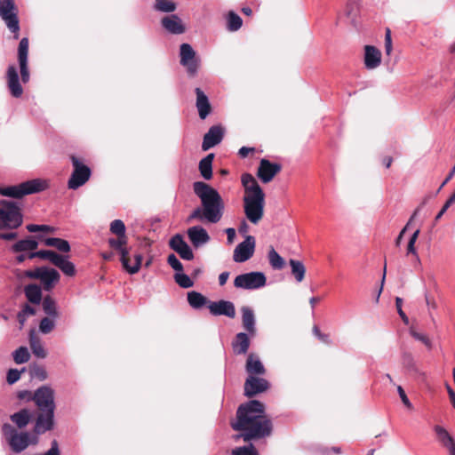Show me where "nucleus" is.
Here are the masks:
<instances>
[{
	"label": "nucleus",
	"instance_id": "1",
	"mask_svg": "<svg viewBox=\"0 0 455 455\" xmlns=\"http://www.w3.org/2000/svg\"><path fill=\"white\" fill-rule=\"evenodd\" d=\"M235 431L245 441L268 437L273 433V422L266 413V406L258 400H250L238 406L235 421L231 423Z\"/></svg>",
	"mask_w": 455,
	"mask_h": 455
},
{
	"label": "nucleus",
	"instance_id": "2",
	"mask_svg": "<svg viewBox=\"0 0 455 455\" xmlns=\"http://www.w3.org/2000/svg\"><path fill=\"white\" fill-rule=\"evenodd\" d=\"M31 397L37 409L35 414L34 434L39 435L52 430L56 409L54 390L48 386H42L33 393Z\"/></svg>",
	"mask_w": 455,
	"mask_h": 455
},
{
	"label": "nucleus",
	"instance_id": "3",
	"mask_svg": "<svg viewBox=\"0 0 455 455\" xmlns=\"http://www.w3.org/2000/svg\"><path fill=\"white\" fill-rule=\"evenodd\" d=\"M28 47L29 41L28 37H23L18 47V62L20 76H19L17 68L14 65H9L5 74L6 85L10 94L13 98H20L23 95L21 83L27 84L30 79L28 68Z\"/></svg>",
	"mask_w": 455,
	"mask_h": 455
},
{
	"label": "nucleus",
	"instance_id": "4",
	"mask_svg": "<svg viewBox=\"0 0 455 455\" xmlns=\"http://www.w3.org/2000/svg\"><path fill=\"white\" fill-rule=\"evenodd\" d=\"M194 193L200 198L202 207L207 215L210 223L219 222L223 215L224 202L220 193L203 181H196L193 184Z\"/></svg>",
	"mask_w": 455,
	"mask_h": 455
},
{
	"label": "nucleus",
	"instance_id": "5",
	"mask_svg": "<svg viewBox=\"0 0 455 455\" xmlns=\"http://www.w3.org/2000/svg\"><path fill=\"white\" fill-rule=\"evenodd\" d=\"M23 223L20 206L13 201L1 200L0 229H17Z\"/></svg>",
	"mask_w": 455,
	"mask_h": 455
},
{
	"label": "nucleus",
	"instance_id": "6",
	"mask_svg": "<svg viewBox=\"0 0 455 455\" xmlns=\"http://www.w3.org/2000/svg\"><path fill=\"white\" fill-rule=\"evenodd\" d=\"M47 188L48 183L46 180L35 179L27 180L15 186L0 188V195L12 198H21L27 195L44 191Z\"/></svg>",
	"mask_w": 455,
	"mask_h": 455
},
{
	"label": "nucleus",
	"instance_id": "7",
	"mask_svg": "<svg viewBox=\"0 0 455 455\" xmlns=\"http://www.w3.org/2000/svg\"><path fill=\"white\" fill-rule=\"evenodd\" d=\"M19 10L14 0H0V18L4 21L8 29L13 34V38L20 36Z\"/></svg>",
	"mask_w": 455,
	"mask_h": 455
},
{
	"label": "nucleus",
	"instance_id": "8",
	"mask_svg": "<svg viewBox=\"0 0 455 455\" xmlns=\"http://www.w3.org/2000/svg\"><path fill=\"white\" fill-rule=\"evenodd\" d=\"M28 258L48 259L52 264L59 267L65 275L68 276H74L76 275L75 265L71 261L68 260V256L58 254L54 251L42 250L36 252H30Z\"/></svg>",
	"mask_w": 455,
	"mask_h": 455
},
{
	"label": "nucleus",
	"instance_id": "9",
	"mask_svg": "<svg viewBox=\"0 0 455 455\" xmlns=\"http://www.w3.org/2000/svg\"><path fill=\"white\" fill-rule=\"evenodd\" d=\"M265 196H243V211L252 224H258L264 216Z\"/></svg>",
	"mask_w": 455,
	"mask_h": 455
},
{
	"label": "nucleus",
	"instance_id": "10",
	"mask_svg": "<svg viewBox=\"0 0 455 455\" xmlns=\"http://www.w3.org/2000/svg\"><path fill=\"white\" fill-rule=\"evenodd\" d=\"M70 160L74 170L68 181V187L69 189H77L89 180L92 171L78 157L71 156Z\"/></svg>",
	"mask_w": 455,
	"mask_h": 455
},
{
	"label": "nucleus",
	"instance_id": "11",
	"mask_svg": "<svg viewBox=\"0 0 455 455\" xmlns=\"http://www.w3.org/2000/svg\"><path fill=\"white\" fill-rule=\"evenodd\" d=\"M267 278L262 272H250L237 275L234 280L235 288L255 290L266 285Z\"/></svg>",
	"mask_w": 455,
	"mask_h": 455
},
{
	"label": "nucleus",
	"instance_id": "12",
	"mask_svg": "<svg viewBox=\"0 0 455 455\" xmlns=\"http://www.w3.org/2000/svg\"><path fill=\"white\" fill-rule=\"evenodd\" d=\"M270 388V383L259 376H248L243 385L244 395L251 398L264 393Z\"/></svg>",
	"mask_w": 455,
	"mask_h": 455
},
{
	"label": "nucleus",
	"instance_id": "13",
	"mask_svg": "<svg viewBox=\"0 0 455 455\" xmlns=\"http://www.w3.org/2000/svg\"><path fill=\"white\" fill-rule=\"evenodd\" d=\"M282 165L277 163H272L269 160L263 158L259 161L257 170V177L263 183L271 182L274 178L281 172Z\"/></svg>",
	"mask_w": 455,
	"mask_h": 455
},
{
	"label": "nucleus",
	"instance_id": "14",
	"mask_svg": "<svg viewBox=\"0 0 455 455\" xmlns=\"http://www.w3.org/2000/svg\"><path fill=\"white\" fill-rule=\"evenodd\" d=\"M180 55V64L187 68V71L190 76H195L199 67V61L192 46L188 44H182Z\"/></svg>",
	"mask_w": 455,
	"mask_h": 455
},
{
	"label": "nucleus",
	"instance_id": "15",
	"mask_svg": "<svg viewBox=\"0 0 455 455\" xmlns=\"http://www.w3.org/2000/svg\"><path fill=\"white\" fill-rule=\"evenodd\" d=\"M109 231L116 237H110L108 239L109 247H120L122 244L128 241L126 235V228L123 220H115L110 223Z\"/></svg>",
	"mask_w": 455,
	"mask_h": 455
},
{
	"label": "nucleus",
	"instance_id": "16",
	"mask_svg": "<svg viewBox=\"0 0 455 455\" xmlns=\"http://www.w3.org/2000/svg\"><path fill=\"white\" fill-rule=\"evenodd\" d=\"M255 248V239L248 235L245 240L240 243L234 251L233 259L235 262H244L253 255Z\"/></svg>",
	"mask_w": 455,
	"mask_h": 455
},
{
	"label": "nucleus",
	"instance_id": "17",
	"mask_svg": "<svg viewBox=\"0 0 455 455\" xmlns=\"http://www.w3.org/2000/svg\"><path fill=\"white\" fill-rule=\"evenodd\" d=\"M169 246L174 251H176L181 259L186 260H192L194 259V253L188 244L184 241L181 235H174L169 241Z\"/></svg>",
	"mask_w": 455,
	"mask_h": 455
},
{
	"label": "nucleus",
	"instance_id": "18",
	"mask_svg": "<svg viewBox=\"0 0 455 455\" xmlns=\"http://www.w3.org/2000/svg\"><path fill=\"white\" fill-rule=\"evenodd\" d=\"M224 137V129L221 125H213L204 134L202 149L207 151L210 148L220 144Z\"/></svg>",
	"mask_w": 455,
	"mask_h": 455
},
{
	"label": "nucleus",
	"instance_id": "19",
	"mask_svg": "<svg viewBox=\"0 0 455 455\" xmlns=\"http://www.w3.org/2000/svg\"><path fill=\"white\" fill-rule=\"evenodd\" d=\"M209 310L213 315H226L229 318H235V308L231 301L219 300L216 302H210Z\"/></svg>",
	"mask_w": 455,
	"mask_h": 455
},
{
	"label": "nucleus",
	"instance_id": "20",
	"mask_svg": "<svg viewBox=\"0 0 455 455\" xmlns=\"http://www.w3.org/2000/svg\"><path fill=\"white\" fill-rule=\"evenodd\" d=\"M36 437L31 441L28 432H19L16 435L11 437L8 444L13 452L20 453L26 450L30 443L36 444Z\"/></svg>",
	"mask_w": 455,
	"mask_h": 455
},
{
	"label": "nucleus",
	"instance_id": "21",
	"mask_svg": "<svg viewBox=\"0 0 455 455\" xmlns=\"http://www.w3.org/2000/svg\"><path fill=\"white\" fill-rule=\"evenodd\" d=\"M188 236L195 248L207 243L211 237L207 231L201 226H194L188 229Z\"/></svg>",
	"mask_w": 455,
	"mask_h": 455
},
{
	"label": "nucleus",
	"instance_id": "22",
	"mask_svg": "<svg viewBox=\"0 0 455 455\" xmlns=\"http://www.w3.org/2000/svg\"><path fill=\"white\" fill-rule=\"evenodd\" d=\"M161 24L163 28L171 34L180 35L186 31V28L181 19L176 14L164 17L161 20Z\"/></svg>",
	"mask_w": 455,
	"mask_h": 455
},
{
	"label": "nucleus",
	"instance_id": "23",
	"mask_svg": "<svg viewBox=\"0 0 455 455\" xmlns=\"http://www.w3.org/2000/svg\"><path fill=\"white\" fill-rule=\"evenodd\" d=\"M241 182L244 188V196H265L258 181L251 173H243L241 176Z\"/></svg>",
	"mask_w": 455,
	"mask_h": 455
},
{
	"label": "nucleus",
	"instance_id": "24",
	"mask_svg": "<svg viewBox=\"0 0 455 455\" xmlns=\"http://www.w3.org/2000/svg\"><path fill=\"white\" fill-rule=\"evenodd\" d=\"M402 363L411 374L422 381L427 379V374L419 370L411 353L407 351L402 353Z\"/></svg>",
	"mask_w": 455,
	"mask_h": 455
},
{
	"label": "nucleus",
	"instance_id": "25",
	"mask_svg": "<svg viewBox=\"0 0 455 455\" xmlns=\"http://www.w3.org/2000/svg\"><path fill=\"white\" fill-rule=\"evenodd\" d=\"M438 442L448 450L449 455H455V441L448 431L442 426L434 427Z\"/></svg>",
	"mask_w": 455,
	"mask_h": 455
},
{
	"label": "nucleus",
	"instance_id": "26",
	"mask_svg": "<svg viewBox=\"0 0 455 455\" xmlns=\"http://www.w3.org/2000/svg\"><path fill=\"white\" fill-rule=\"evenodd\" d=\"M245 371L249 376H263L266 373V369L259 360V356L253 353L247 356L245 363Z\"/></svg>",
	"mask_w": 455,
	"mask_h": 455
},
{
	"label": "nucleus",
	"instance_id": "27",
	"mask_svg": "<svg viewBox=\"0 0 455 455\" xmlns=\"http://www.w3.org/2000/svg\"><path fill=\"white\" fill-rule=\"evenodd\" d=\"M381 63L380 51L372 45L364 47V65L368 69H374Z\"/></svg>",
	"mask_w": 455,
	"mask_h": 455
},
{
	"label": "nucleus",
	"instance_id": "28",
	"mask_svg": "<svg viewBox=\"0 0 455 455\" xmlns=\"http://www.w3.org/2000/svg\"><path fill=\"white\" fill-rule=\"evenodd\" d=\"M195 92L196 94V106L197 108L200 118L204 120L212 112V106L207 95L200 88H196Z\"/></svg>",
	"mask_w": 455,
	"mask_h": 455
},
{
	"label": "nucleus",
	"instance_id": "29",
	"mask_svg": "<svg viewBox=\"0 0 455 455\" xmlns=\"http://www.w3.org/2000/svg\"><path fill=\"white\" fill-rule=\"evenodd\" d=\"M242 323L243 327L251 336L256 334L255 316L253 310L249 307H242Z\"/></svg>",
	"mask_w": 455,
	"mask_h": 455
},
{
	"label": "nucleus",
	"instance_id": "30",
	"mask_svg": "<svg viewBox=\"0 0 455 455\" xmlns=\"http://www.w3.org/2000/svg\"><path fill=\"white\" fill-rule=\"evenodd\" d=\"M250 347V339L244 332H239L232 341V348L235 355H244Z\"/></svg>",
	"mask_w": 455,
	"mask_h": 455
},
{
	"label": "nucleus",
	"instance_id": "31",
	"mask_svg": "<svg viewBox=\"0 0 455 455\" xmlns=\"http://www.w3.org/2000/svg\"><path fill=\"white\" fill-rule=\"evenodd\" d=\"M33 417V413L30 410L24 408L11 415V420L19 428H24L29 423Z\"/></svg>",
	"mask_w": 455,
	"mask_h": 455
},
{
	"label": "nucleus",
	"instance_id": "32",
	"mask_svg": "<svg viewBox=\"0 0 455 455\" xmlns=\"http://www.w3.org/2000/svg\"><path fill=\"white\" fill-rule=\"evenodd\" d=\"M29 345L32 350V353L38 358H45L47 356V352L44 347L40 338L34 333L33 331H30L29 334Z\"/></svg>",
	"mask_w": 455,
	"mask_h": 455
},
{
	"label": "nucleus",
	"instance_id": "33",
	"mask_svg": "<svg viewBox=\"0 0 455 455\" xmlns=\"http://www.w3.org/2000/svg\"><path fill=\"white\" fill-rule=\"evenodd\" d=\"M214 159V154L211 153L207 155L199 162V172L204 180H211L212 178V161Z\"/></svg>",
	"mask_w": 455,
	"mask_h": 455
},
{
	"label": "nucleus",
	"instance_id": "34",
	"mask_svg": "<svg viewBox=\"0 0 455 455\" xmlns=\"http://www.w3.org/2000/svg\"><path fill=\"white\" fill-rule=\"evenodd\" d=\"M27 299L33 304H39L42 300V290L37 284H28L24 288Z\"/></svg>",
	"mask_w": 455,
	"mask_h": 455
},
{
	"label": "nucleus",
	"instance_id": "35",
	"mask_svg": "<svg viewBox=\"0 0 455 455\" xmlns=\"http://www.w3.org/2000/svg\"><path fill=\"white\" fill-rule=\"evenodd\" d=\"M38 243L31 238L22 239L15 243L12 246L14 252H22L27 251H34L37 248Z\"/></svg>",
	"mask_w": 455,
	"mask_h": 455
},
{
	"label": "nucleus",
	"instance_id": "36",
	"mask_svg": "<svg viewBox=\"0 0 455 455\" xmlns=\"http://www.w3.org/2000/svg\"><path fill=\"white\" fill-rule=\"evenodd\" d=\"M60 274L53 268H44L41 281L44 284L45 290H50L53 283H57L60 280Z\"/></svg>",
	"mask_w": 455,
	"mask_h": 455
},
{
	"label": "nucleus",
	"instance_id": "37",
	"mask_svg": "<svg viewBox=\"0 0 455 455\" xmlns=\"http://www.w3.org/2000/svg\"><path fill=\"white\" fill-rule=\"evenodd\" d=\"M44 244L50 247H54L61 252L70 251V244L65 239L57 237H48L44 240Z\"/></svg>",
	"mask_w": 455,
	"mask_h": 455
},
{
	"label": "nucleus",
	"instance_id": "38",
	"mask_svg": "<svg viewBox=\"0 0 455 455\" xmlns=\"http://www.w3.org/2000/svg\"><path fill=\"white\" fill-rule=\"evenodd\" d=\"M289 264L291 267V274L295 277L296 281L299 283L302 282L306 274V267L304 264L301 261L293 259L289 260Z\"/></svg>",
	"mask_w": 455,
	"mask_h": 455
},
{
	"label": "nucleus",
	"instance_id": "39",
	"mask_svg": "<svg viewBox=\"0 0 455 455\" xmlns=\"http://www.w3.org/2000/svg\"><path fill=\"white\" fill-rule=\"evenodd\" d=\"M188 302L193 308L198 309L204 307L208 300L207 298L200 292L192 291L188 292Z\"/></svg>",
	"mask_w": 455,
	"mask_h": 455
},
{
	"label": "nucleus",
	"instance_id": "40",
	"mask_svg": "<svg viewBox=\"0 0 455 455\" xmlns=\"http://www.w3.org/2000/svg\"><path fill=\"white\" fill-rule=\"evenodd\" d=\"M44 312L53 319L59 316L55 300L49 295L45 296L42 302Z\"/></svg>",
	"mask_w": 455,
	"mask_h": 455
},
{
	"label": "nucleus",
	"instance_id": "41",
	"mask_svg": "<svg viewBox=\"0 0 455 455\" xmlns=\"http://www.w3.org/2000/svg\"><path fill=\"white\" fill-rule=\"evenodd\" d=\"M128 241H125L124 244L120 247H110L112 250L117 251L120 254V261L122 263L123 267L128 272V268L130 267V250L127 247Z\"/></svg>",
	"mask_w": 455,
	"mask_h": 455
},
{
	"label": "nucleus",
	"instance_id": "42",
	"mask_svg": "<svg viewBox=\"0 0 455 455\" xmlns=\"http://www.w3.org/2000/svg\"><path fill=\"white\" fill-rule=\"evenodd\" d=\"M13 360L16 363L21 364L28 362L30 354L26 347H20L12 353Z\"/></svg>",
	"mask_w": 455,
	"mask_h": 455
},
{
	"label": "nucleus",
	"instance_id": "43",
	"mask_svg": "<svg viewBox=\"0 0 455 455\" xmlns=\"http://www.w3.org/2000/svg\"><path fill=\"white\" fill-rule=\"evenodd\" d=\"M243 25V20L239 15L234 12H229L228 15V29L229 31H237Z\"/></svg>",
	"mask_w": 455,
	"mask_h": 455
},
{
	"label": "nucleus",
	"instance_id": "44",
	"mask_svg": "<svg viewBox=\"0 0 455 455\" xmlns=\"http://www.w3.org/2000/svg\"><path fill=\"white\" fill-rule=\"evenodd\" d=\"M268 259L274 269H282L284 267L283 259L275 251L274 248H271L268 252Z\"/></svg>",
	"mask_w": 455,
	"mask_h": 455
},
{
	"label": "nucleus",
	"instance_id": "45",
	"mask_svg": "<svg viewBox=\"0 0 455 455\" xmlns=\"http://www.w3.org/2000/svg\"><path fill=\"white\" fill-rule=\"evenodd\" d=\"M176 4L169 0H156L155 10L163 12H172L176 10Z\"/></svg>",
	"mask_w": 455,
	"mask_h": 455
},
{
	"label": "nucleus",
	"instance_id": "46",
	"mask_svg": "<svg viewBox=\"0 0 455 455\" xmlns=\"http://www.w3.org/2000/svg\"><path fill=\"white\" fill-rule=\"evenodd\" d=\"M174 280L182 288H190L194 285V282L190 277L183 273L175 274Z\"/></svg>",
	"mask_w": 455,
	"mask_h": 455
},
{
	"label": "nucleus",
	"instance_id": "47",
	"mask_svg": "<svg viewBox=\"0 0 455 455\" xmlns=\"http://www.w3.org/2000/svg\"><path fill=\"white\" fill-rule=\"evenodd\" d=\"M30 374L33 378L38 379L39 380H44L48 376L44 367L38 364L30 366Z\"/></svg>",
	"mask_w": 455,
	"mask_h": 455
},
{
	"label": "nucleus",
	"instance_id": "48",
	"mask_svg": "<svg viewBox=\"0 0 455 455\" xmlns=\"http://www.w3.org/2000/svg\"><path fill=\"white\" fill-rule=\"evenodd\" d=\"M55 327L53 319L44 317L39 323V330L44 334L50 333Z\"/></svg>",
	"mask_w": 455,
	"mask_h": 455
},
{
	"label": "nucleus",
	"instance_id": "49",
	"mask_svg": "<svg viewBox=\"0 0 455 455\" xmlns=\"http://www.w3.org/2000/svg\"><path fill=\"white\" fill-rule=\"evenodd\" d=\"M231 453L232 455H259L252 444L235 448Z\"/></svg>",
	"mask_w": 455,
	"mask_h": 455
},
{
	"label": "nucleus",
	"instance_id": "50",
	"mask_svg": "<svg viewBox=\"0 0 455 455\" xmlns=\"http://www.w3.org/2000/svg\"><path fill=\"white\" fill-rule=\"evenodd\" d=\"M410 333L415 339L421 341L428 349L432 348V342L427 335L419 333L412 329L410 331Z\"/></svg>",
	"mask_w": 455,
	"mask_h": 455
},
{
	"label": "nucleus",
	"instance_id": "51",
	"mask_svg": "<svg viewBox=\"0 0 455 455\" xmlns=\"http://www.w3.org/2000/svg\"><path fill=\"white\" fill-rule=\"evenodd\" d=\"M24 371L25 369H22L21 371H18L17 369H10L6 376L7 383L12 385L17 382L20 378V373Z\"/></svg>",
	"mask_w": 455,
	"mask_h": 455
},
{
	"label": "nucleus",
	"instance_id": "52",
	"mask_svg": "<svg viewBox=\"0 0 455 455\" xmlns=\"http://www.w3.org/2000/svg\"><path fill=\"white\" fill-rule=\"evenodd\" d=\"M2 432L9 443L12 436L16 435L19 432L9 423H4L2 427Z\"/></svg>",
	"mask_w": 455,
	"mask_h": 455
},
{
	"label": "nucleus",
	"instance_id": "53",
	"mask_svg": "<svg viewBox=\"0 0 455 455\" xmlns=\"http://www.w3.org/2000/svg\"><path fill=\"white\" fill-rule=\"evenodd\" d=\"M167 263L175 270L178 272L183 271V265L181 262L178 259V258L174 254H170L167 258Z\"/></svg>",
	"mask_w": 455,
	"mask_h": 455
},
{
	"label": "nucleus",
	"instance_id": "54",
	"mask_svg": "<svg viewBox=\"0 0 455 455\" xmlns=\"http://www.w3.org/2000/svg\"><path fill=\"white\" fill-rule=\"evenodd\" d=\"M142 262V255L137 254L134 256V262L133 264H130V267L128 268L129 274H136L140 271Z\"/></svg>",
	"mask_w": 455,
	"mask_h": 455
},
{
	"label": "nucleus",
	"instance_id": "55",
	"mask_svg": "<svg viewBox=\"0 0 455 455\" xmlns=\"http://www.w3.org/2000/svg\"><path fill=\"white\" fill-rule=\"evenodd\" d=\"M207 220V215L205 214V212L203 207H197L196 208L191 214L188 217V221L192 220Z\"/></svg>",
	"mask_w": 455,
	"mask_h": 455
},
{
	"label": "nucleus",
	"instance_id": "56",
	"mask_svg": "<svg viewBox=\"0 0 455 455\" xmlns=\"http://www.w3.org/2000/svg\"><path fill=\"white\" fill-rule=\"evenodd\" d=\"M402 306H403V299L400 297H396L395 298V307H396V309H397V313L399 314V315L402 318L403 322L405 324H408L409 323V318L406 315V314L403 312V310L402 308Z\"/></svg>",
	"mask_w": 455,
	"mask_h": 455
},
{
	"label": "nucleus",
	"instance_id": "57",
	"mask_svg": "<svg viewBox=\"0 0 455 455\" xmlns=\"http://www.w3.org/2000/svg\"><path fill=\"white\" fill-rule=\"evenodd\" d=\"M393 50L392 46V38H391V30L390 28H386L385 33V52L387 55H390Z\"/></svg>",
	"mask_w": 455,
	"mask_h": 455
},
{
	"label": "nucleus",
	"instance_id": "58",
	"mask_svg": "<svg viewBox=\"0 0 455 455\" xmlns=\"http://www.w3.org/2000/svg\"><path fill=\"white\" fill-rule=\"evenodd\" d=\"M418 212H419V209L415 210V212H413V214L410 218V220H409L408 223L406 224V226L401 230L400 234L398 235L397 238L395 239V245L396 246L400 245L404 233L406 232L407 228L411 225V221L414 220V218L418 214Z\"/></svg>",
	"mask_w": 455,
	"mask_h": 455
},
{
	"label": "nucleus",
	"instance_id": "59",
	"mask_svg": "<svg viewBox=\"0 0 455 455\" xmlns=\"http://www.w3.org/2000/svg\"><path fill=\"white\" fill-rule=\"evenodd\" d=\"M397 391H398V394H399V396L403 402V403L408 408V409H412V404L410 402V400L408 399L403 388L401 387V386H398L397 387Z\"/></svg>",
	"mask_w": 455,
	"mask_h": 455
},
{
	"label": "nucleus",
	"instance_id": "60",
	"mask_svg": "<svg viewBox=\"0 0 455 455\" xmlns=\"http://www.w3.org/2000/svg\"><path fill=\"white\" fill-rule=\"evenodd\" d=\"M43 271H44L43 267H38L34 271H31V270L26 271L25 275H26V276H28L29 278H36V279L41 280Z\"/></svg>",
	"mask_w": 455,
	"mask_h": 455
},
{
	"label": "nucleus",
	"instance_id": "61",
	"mask_svg": "<svg viewBox=\"0 0 455 455\" xmlns=\"http://www.w3.org/2000/svg\"><path fill=\"white\" fill-rule=\"evenodd\" d=\"M44 455H60L56 440L52 441L51 449L47 451Z\"/></svg>",
	"mask_w": 455,
	"mask_h": 455
},
{
	"label": "nucleus",
	"instance_id": "62",
	"mask_svg": "<svg viewBox=\"0 0 455 455\" xmlns=\"http://www.w3.org/2000/svg\"><path fill=\"white\" fill-rule=\"evenodd\" d=\"M255 152V148H248V147H242L240 149H239V152H238V155L242 157V158H245L248 156V155L250 153H254Z\"/></svg>",
	"mask_w": 455,
	"mask_h": 455
},
{
	"label": "nucleus",
	"instance_id": "63",
	"mask_svg": "<svg viewBox=\"0 0 455 455\" xmlns=\"http://www.w3.org/2000/svg\"><path fill=\"white\" fill-rule=\"evenodd\" d=\"M20 311L27 316L34 315L36 314L35 308L29 306L28 304H24Z\"/></svg>",
	"mask_w": 455,
	"mask_h": 455
},
{
	"label": "nucleus",
	"instance_id": "64",
	"mask_svg": "<svg viewBox=\"0 0 455 455\" xmlns=\"http://www.w3.org/2000/svg\"><path fill=\"white\" fill-rule=\"evenodd\" d=\"M445 387L448 392L451 403L452 406L455 408V392L453 391V389L451 387V386L448 383L445 384Z\"/></svg>",
	"mask_w": 455,
	"mask_h": 455
}]
</instances>
